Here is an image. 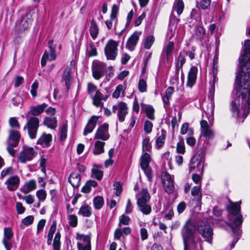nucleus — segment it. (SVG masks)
Returning a JSON list of instances; mask_svg holds the SVG:
<instances>
[{
	"instance_id": "nucleus-43",
	"label": "nucleus",
	"mask_w": 250,
	"mask_h": 250,
	"mask_svg": "<svg viewBox=\"0 0 250 250\" xmlns=\"http://www.w3.org/2000/svg\"><path fill=\"white\" fill-rule=\"evenodd\" d=\"M152 146L150 142L149 138H145L142 142V149L143 151L150 152L151 150Z\"/></svg>"
},
{
	"instance_id": "nucleus-53",
	"label": "nucleus",
	"mask_w": 250,
	"mask_h": 250,
	"mask_svg": "<svg viewBox=\"0 0 250 250\" xmlns=\"http://www.w3.org/2000/svg\"><path fill=\"white\" fill-rule=\"evenodd\" d=\"M13 236V233L11 229L9 228H6L4 229V238L3 239L10 240Z\"/></svg>"
},
{
	"instance_id": "nucleus-2",
	"label": "nucleus",
	"mask_w": 250,
	"mask_h": 250,
	"mask_svg": "<svg viewBox=\"0 0 250 250\" xmlns=\"http://www.w3.org/2000/svg\"><path fill=\"white\" fill-rule=\"evenodd\" d=\"M196 227L191 219H188L181 230L185 250H201L202 241L195 235Z\"/></svg>"
},
{
	"instance_id": "nucleus-38",
	"label": "nucleus",
	"mask_w": 250,
	"mask_h": 250,
	"mask_svg": "<svg viewBox=\"0 0 250 250\" xmlns=\"http://www.w3.org/2000/svg\"><path fill=\"white\" fill-rule=\"evenodd\" d=\"M210 0H201L199 2H196V7L198 8H201L203 10H206L210 7Z\"/></svg>"
},
{
	"instance_id": "nucleus-42",
	"label": "nucleus",
	"mask_w": 250,
	"mask_h": 250,
	"mask_svg": "<svg viewBox=\"0 0 250 250\" xmlns=\"http://www.w3.org/2000/svg\"><path fill=\"white\" fill-rule=\"evenodd\" d=\"M61 234L58 232L55 236L53 246L54 250H61Z\"/></svg>"
},
{
	"instance_id": "nucleus-30",
	"label": "nucleus",
	"mask_w": 250,
	"mask_h": 250,
	"mask_svg": "<svg viewBox=\"0 0 250 250\" xmlns=\"http://www.w3.org/2000/svg\"><path fill=\"white\" fill-rule=\"evenodd\" d=\"M174 44L172 42H169L163 48V53L166 54L167 60H169L170 57L172 55Z\"/></svg>"
},
{
	"instance_id": "nucleus-20",
	"label": "nucleus",
	"mask_w": 250,
	"mask_h": 250,
	"mask_svg": "<svg viewBox=\"0 0 250 250\" xmlns=\"http://www.w3.org/2000/svg\"><path fill=\"white\" fill-rule=\"evenodd\" d=\"M198 69L196 66L191 67L188 72L187 85L191 87L196 83Z\"/></svg>"
},
{
	"instance_id": "nucleus-49",
	"label": "nucleus",
	"mask_w": 250,
	"mask_h": 250,
	"mask_svg": "<svg viewBox=\"0 0 250 250\" xmlns=\"http://www.w3.org/2000/svg\"><path fill=\"white\" fill-rule=\"evenodd\" d=\"M154 42V37L153 36H148L146 39L144 47L146 49H149L151 47Z\"/></svg>"
},
{
	"instance_id": "nucleus-8",
	"label": "nucleus",
	"mask_w": 250,
	"mask_h": 250,
	"mask_svg": "<svg viewBox=\"0 0 250 250\" xmlns=\"http://www.w3.org/2000/svg\"><path fill=\"white\" fill-rule=\"evenodd\" d=\"M128 108L127 104L123 102H119L112 107V111L117 114L120 122H123L125 117L128 114Z\"/></svg>"
},
{
	"instance_id": "nucleus-29",
	"label": "nucleus",
	"mask_w": 250,
	"mask_h": 250,
	"mask_svg": "<svg viewBox=\"0 0 250 250\" xmlns=\"http://www.w3.org/2000/svg\"><path fill=\"white\" fill-rule=\"evenodd\" d=\"M43 125L51 129H55L57 126V121L56 117H46L43 121Z\"/></svg>"
},
{
	"instance_id": "nucleus-35",
	"label": "nucleus",
	"mask_w": 250,
	"mask_h": 250,
	"mask_svg": "<svg viewBox=\"0 0 250 250\" xmlns=\"http://www.w3.org/2000/svg\"><path fill=\"white\" fill-rule=\"evenodd\" d=\"M184 4L183 0H176L173 6V9L176 11L178 15H181L184 10Z\"/></svg>"
},
{
	"instance_id": "nucleus-7",
	"label": "nucleus",
	"mask_w": 250,
	"mask_h": 250,
	"mask_svg": "<svg viewBox=\"0 0 250 250\" xmlns=\"http://www.w3.org/2000/svg\"><path fill=\"white\" fill-rule=\"evenodd\" d=\"M39 126V119L35 117H32L29 119L26 125L24 126L23 129H27L30 138L33 139L36 137Z\"/></svg>"
},
{
	"instance_id": "nucleus-4",
	"label": "nucleus",
	"mask_w": 250,
	"mask_h": 250,
	"mask_svg": "<svg viewBox=\"0 0 250 250\" xmlns=\"http://www.w3.org/2000/svg\"><path fill=\"white\" fill-rule=\"evenodd\" d=\"M106 64L99 60H94L92 63V73L93 78L97 80L103 77L106 71Z\"/></svg>"
},
{
	"instance_id": "nucleus-41",
	"label": "nucleus",
	"mask_w": 250,
	"mask_h": 250,
	"mask_svg": "<svg viewBox=\"0 0 250 250\" xmlns=\"http://www.w3.org/2000/svg\"><path fill=\"white\" fill-rule=\"evenodd\" d=\"M202 135L208 140H212L214 137V133L213 131L209 128L201 130Z\"/></svg>"
},
{
	"instance_id": "nucleus-36",
	"label": "nucleus",
	"mask_w": 250,
	"mask_h": 250,
	"mask_svg": "<svg viewBox=\"0 0 250 250\" xmlns=\"http://www.w3.org/2000/svg\"><path fill=\"white\" fill-rule=\"evenodd\" d=\"M191 195L195 197V198L198 201H200L202 199V194L201 193V186H195L191 189Z\"/></svg>"
},
{
	"instance_id": "nucleus-32",
	"label": "nucleus",
	"mask_w": 250,
	"mask_h": 250,
	"mask_svg": "<svg viewBox=\"0 0 250 250\" xmlns=\"http://www.w3.org/2000/svg\"><path fill=\"white\" fill-rule=\"evenodd\" d=\"M47 107V104L43 103L42 104L38 105L36 106H33L31 109L32 115L34 116H38L43 112L45 108Z\"/></svg>"
},
{
	"instance_id": "nucleus-26",
	"label": "nucleus",
	"mask_w": 250,
	"mask_h": 250,
	"mask_svg": "<svg viewBox=\"0 0 250 250\" xmlns=\"http://www.w3.org/2000/svg\"><path fill=\"white\" fill-rule=\"evenodd\" d=\"M105 143L102 141H97L95 142L93 153L95 155H98L104 152Z\"/></svg>"
},
{
	"instance_id": "nucleus-62",
	"label": "nucleus",
	"mask_w": 250,
	"mask_h": 250,
	"mask_svg": "<svg viewBox=\"0 0 250 250\" xmlns=\"http://www.w3.org/2000/svg\"><path fill=\"white\" fill-rule=\"evenodd\" d=\"M38 87V83L37 82L35 81L31 85V89L30 90L31 94L34 98L37 96L36 90Z\"/></svg>"
},
{
	"instance_id": "nucleus-56",
	"label": "nucleus",
	"mask_w": 250,
	"mask_h": 250,
	"mask_svg": "<svg viewBox=\"0 0 250 250\" xmlns=\"http://www.w3.org/2000/svg\"><path fill=\"white\" fill-rule=\"evenodd\" d=\"M153 124L149 121H146L144 124V129L146 133H150L152 129Z\"/></svg>"
},
{
	"instance_id": "nucleus-3",
	"label": "nucleus",
	"mask_w": 250,
	"mask_h": 250,
	"mask_svg": "<svg viewBox=\"0 0 250 250\" xmlns=\"http://www.w3.org/2000/svg\"><path fill=\"white\" fill-rule=\"evenodd\" d=\"M229 218L230 221L234 219L233 224H229V226L231 229L234 235H239L240 230L239 227L241 225L243 222V216L240 214V206L238 203H235L232 205L229 209Z\"/></svg>"
},
{
	"instance_id": "nucleus-58",
	"label": "nucleus",
	"mask_w": 250,
	"mask_h": 250,
	"mask_svg": "<svg viewBox=\"0 0 250 250\" xmlns=\"http://www.w3.org/2000/svg\"><path fill=\"white\" fill-rule=\"evenodd\" d=\"M69 225L73 227L77 226L78 220L77 217L75 215L71 214L69 216Z\"/></svg>"
},
{
	"instance_id": "nucleus-1",
	"label": "nucleus",
	"mask_w": 250,
	"mask_h": 250,
	"mask_svg": "<svg viewBox=\"0 0 250 250\" xmlns=\"http://www.w3.org/2000/svg\"><path fill=\"white\" fill-rule=\"evenodd\" d=\"M250 40L245 42V49L239 59L241 70L237 74L235 79V89L238 98L231 102L233 115H239V106L241 101L242 108L244 109V116L246 118L250 110Z\"/></svg>"
},
{
	"instance_id": "nucleus-63",
	"label": "nucleus",
	"mask_w": 250,
	"mask_h": 250,
	"mask_svg": "<svg viewBox=\"0 0 250 250\" xmlns=\"http://www.w3.org/2000/svg\"><path fill=\"white\" fill-rule=\"evenodd\" d=\"M10 125L12 127L20 128V124L18 120L14 117L10 118L9 121Z\"/></svg>"
},
{
	"instance_id": "nucleus-54",
	"label": "nucleus",
	"mask_w": 250,
	"mask_h": 250,
	"mask_svg": "<svg viewBox=\"0 0 250 250\" xmlns=\"http://www.w3.org/2000/svg\"><path fill=\"white\" fill-rule=\"evenodd\" d=\"M46 193L43 189H40L36 192V196L40 201H44L46 198Z\"/></svg>"
},
{
	"instance_id": "nucleus-61",
	"label": "nucleus",
	"mask_w": 250,
	"mask_h": 250,
	"mask_svg": "<svg viewBox=\"0 0 250 250\" xmlns=\"http://www.w3.org/2000/svg\"><path fill=\"white\" fill-rule=\"evenodd\" d=\"M118 10H119V8L117 5L114 4L112 6L111 13V15H110V18L111 19V20H115L116 19Z\"/></svg>"
},
{
	"instance_id": "nucleus-14",
	"label": "nucleus",
	"mask_w": 250,
	"mask_h": 250,
	"mask_svg": "<svg viewBox=\"0 0 250 250\" xmlns=\"http://www.w3.org/2000/svg\"><path fill=\"white\" fill-rule=\"evenodd\" d=\"M32 21L31 16L26 14L22 16L16 25V29L18 32H23L28 29Z\"/></svg>"
},
{
	"instance_id": "nucleus-60",
	"label": "nucleus",
	"mask_w": 250,
	"mask_h": 250,
	"mask_svg": "<svg viewBox=\"0 0 250 250\" xmlns=\"http://www.w3.org/2000/svg\"><path fill=\"white\" fill-rule=\"evenodd\" d=\"M177 151L179 153L184 154L185 152V146L184 142H180L177 144Z\"/></svg>"
},
{
	"instance_id": "nucleus-19",
	"label": "nucleus",
	"mask_w": 250,
	"mask_h": 250,
	"mask_svg": "<svg viewBox=\"0 0 250 250\" xmlns=\"http://www.w3.org/2000/svg\"><path fill=\"white\" fill-rule=\"evenodd\" d=\"M21 134L19 131L14 130H10L9 135L7 141V144L12 146H17Z\"/></svg>"
},
{
	"instance_id": "nucleus-55",
	"label": "nucleus",
	"mask_w": 250,
	"mask_h": 250,
	"mask_svg": "<svg viewBox=\"0 0 250 250\" xmlns=\"http://www.w3.org/2000/svg\"><path fill=\"white\" fill-rule=\"evenodd\" d=\"M130 219L128 216L122 215L120 217V222L118 225L119 227H121V224H123L124 225H128L130 222Z\"/></svg>"
},
{
	"instance_id": "nucleus-45",
	"label": "nucleus",
	"mask_w": 250,
	"mask_h": 250,
	"mask_svg": "<svg viewBox=\"0 0 250 250\" xmlns=\"http://www.w3.org/2000/svg\"><path fill=\"white\" fill-rule=\"evenodd\" d=\"M77 239L82 240L84 245H91L90 237L89 235H85L83 234H77Z\"/></svg>"
},
{
	"instance_id": "nucleus-24",
	"label": "nucleus",
	"mask_w": 250,
	"mask_h": 250,
	"mask_svg": "<svg viewBox=\"0 0 250 250\" xmlns=\"http://www.w3.org/2000/svg\"><path fill=\"white\" fill-rule=\"evenodd\" d=\"M218 61V58L217 55H215L214 57L213 61V66H212V80L210 81V84L211 85V88L213 90H214L215 88V83L217 81L218 78L217 77V62Z\"/></svg>"
},
{
	"instance_id": "nucleus-6",
	"label": "nucleus",
	"mask_w": 250,
	"mask_h": 250,
	"mask_svg": "<svg viewBox=\"0 0 250 250\" xmlns=\"http://www.w3.org/2000/svg\"><path fill=\"white\" fill-rule=\"evenodd\" d=\"M150 161V156L147 152H145L140 158V165L141 168L144 171L149 181H152L153 177L152 171L149 167Z\"/></svg>"
},
{
	"instance_id": "nucleus-21",
	"label": "nucleus",
	"mask_w": 250,
	"mask_h": 250,
	"mask_svg": "<svg viewBox=\"0 0 250 250\" xmlns=\"http://www.w3.org/2000/svg\"><path fill=\"white\" fill-rule=\"evenodd\" d=\"M137 204L147 203L150 200V196L146 189H143L136 195Z\"/></svg>"
},
{
	"instance_id": "nucleus-37",
	"label": "nucleus",
	"mask_w": 250,
	"mask_h": 250,
	"mask_svg": "<svg viewBox=\"0 0 250 250\" xmlns=\"http://www.w3.org/2000/svg\"><path fill=\"white\" fill-rule=\"evenodd\" d=\"M145 112L147 117L151 120H154L155 119L154 112L155 109L152 106L148 105L145 108Z\"/></svg>"
},
{
	"instance_id": "nucleus-64",
	"label": "nucleus",
	"mask_w": 250,
	"mask_h": 250,
	"mask_svg": "<svg viewBox=\"0 0 250 250\" xmlns=\"http://www.w3.org/2000/svg\"><path fill=\"white\" fill-rule=\"evenodd\" d=\"M77 246L79 250H91V245H84L83 244L78 242Z\"/></svg>"
},
{
	"instance_id": "nucleus-52",
	"label": "nucleus",
	"mask_w": 250,
	"mask_h": 250,
	"mask_svg": "<svg viewBox=\"0 0 250 250\" xmlns=\"http://www.w3.org/2000/svg\"><path fill=\"white\" fill-rule=\"evenodd\" d=\"M18 196L20 199L24 200L27 204L29 205L33 204L35 200L34 197L31 194L24 196H22L20 194H18Z\"/></svg>"
},
{
	"instance_id": "nucleus-12",
	"label": "nucleus",
	"mask_w": 250,
	"mask_h": 250,
	"mask_svg": "<svg viewBox=\"0 0 250 250\" xmlns=\"http://www.w3.org/2000/svg\"><path fill=\"white\" fill-rule=\"evenodd\" d=\"M108 129L109 125L107 123H105L99 126L96 131L94 139L101 140L102 141L108 140L110 137Z\"/></svg>"
},
{
	"instance_id": "nucleus-27",
	"label": "nucleus",
	"mask_w": 250,
	"mask_h": 250,
	"mask_svg": "<svg viewBox=\"0 0 250 250\" xmlns=\"http://www.w3.org/2000/svg\"><path fill=\"white\" fill-rule=\"evenodd\" d=\"M36 188V181L35 180H31L26 183L24 186L21 188L20 190L23 193L26 194L34 190Z\"/></svg>"
},
{
	"instance_id": "nucleus-33",
	"label": "nucleus",
	"mask_w": 250,
	"mask_h": 250,
	"mask_svg": "<svg viewBox=\"0 0 250 250\" xmlns=\"http://www.w3.org/2000/svg\"><path fill=\"white\" fill-rule=\"evenodd\" d=\"M137 205L139 208V210L144 214L148 215L151 213V207L147 203L138 204Z\"/></svg>"
},
{
	"instance_id": "nucleus-9",
	"label": "nucleus",
	"mask_w": 250,
	"mask_h": 250,
	"mask_svg": "<svg viewBox=\"0 0 250 250\" xmlns=\"http://www.w3.org/2000/svg\"><path fill=\"white\" fill-rule=\"evenodd\" d=\"M37 152L33 147L24 146L22 150L20 153L19 160L22 163H25L31 161L36 156Z\"/></svg>"
},
{
	"instance_id": "nucleus-48",
	"label": "nucleus",
	"mask_w": 250,
	"mask_h": 250,
	"mask_svg": "<svg viewBox=\"0 0 250 250\" xmlns=\"http://www.w3.org/2000/svg\"><path fill=\"white\" fill-rule=\"evenodd\" d=\"M138 89L141 92H145L147 90V83L144 79H140L138 82Z\"/></svg>"
},
{
	"instance_id": "nucleus-57",
	"label": "nucleus",
	"mask_w": 250,
	"mask_h": 250,
	"mask_svg": "<svg viewBox=\"0 0 250 250\" xmlns=\"http://www.w3.org/2000/svg\"><path fill=\"white\" fill-rule=\"evenodd\" d=\"M87 91L90 96H92L98 90L97 87L94 84L89 83L87 84Z\"/></svg>"
},
{
	"instance_id": "nucleus-31",
	"label": "nucleus",
	"mask_w": 250,
	"mask_h": 250,
	"mask_svg": "<svg viewBox=\"0 0 250 250\" xmlns=\"http://www.w3.org/2000/svg\"><path fill=\"white\" fill-rule=\"evenodd\" d=\"M89 31L92 38L95 40L99 34V28L96 22L93 20L91 21Z\"/></svg>"
},
{
	"instance_id": "nucleus-59",
	"label": "nucleus",
	"mask_w": 250,
	"mask_h": 250,
	"mask_svg": "<svg viewBox=\"0 0 250 250\" xmlns=\"http://www.w3.org/2000/svg\"><path fill=\"white\" fill-rule=\"evenodd\" d=\"M114 189L116 190L115 194L116 196H119L122 191V186L120 182H116L113 185Z\"/></svg>"
},
{
	"instance_id": "nucleus-11",
	"label": "nucleus",
	"mask_w": 250,
	"mask_h": 250,
	"mask_svg": "<svg viewBox=\"0 0 250 250\" xmlns=\"http://www.w3.org/2000/svg\"><path fill=\"white\" fill-rule=\"evenodd\" d=\"M199 233L205 240L211 243L213 235V229L208 224H201L198 228Z\"/></svg>"
},
{
	"instance_id": "nucleus-23",
	"label": "nucleus",
	"mask_w": 250,
	"mask_h": 250,
	"mask_svg": "<svg viewBox=\"0 0 250 250\" xmlns=\"http://www.w3.org/2000/svg\"><path fill=\"white\" fill-rule=\"evenodd\" d=\"M166 136L167 132L164 129H161V131L158 133L155 139L156 148L159 149L164 145Z\"/></svg>"
},
{
	"instance_id": "nucleus-16",
	"label": "nucleus",
	"mask_w": 250,
	"mask_h": 250,
	"mask_svg": "<svg viewBox=\"0 0 250 250\" xmlns=\"http://www.w3.org/2000/svg\"><path fill=\"white\" fill-rule=\"evenodd\" d=\"M141 34V32L135 31L128 38L125 47L130 51H133L136 45Z\"/></svg>"
},
{
	"instance_id": "nucleus-13",
	"label": "nucleus",
	"mask_w": 250,
	"mask_h": 250,
	"mask_svg": "<svg viewBox=\"0 0 250 250\" xmlns=\"http://www.w3.org/2000/svg\"><path fill=\"white\" fill-rule=\"evenodd\" d=\"M205 152L204 148L199 150L191 158L189 164V171H192L198 167L201 163L204 160Z\"/></svg>"
},
{
	"instance_id": "nucleus-50",
	"label": "nucleus",
	"mask_w": 250,
	"mask_h": 250,
	"mask_svg": "<svg viewBox=\"0 0 250 250\" xmlns=\"http://www.w3.org/2000/svg\"><path fill=\"white\" fill-rule=\"evenodd\" d=\"M185 56L183 52L180 53L177 60V67L178 69H182L185 62Z\"/></svg>"
},
{
	"instance_id": "nucleus-34",
	"label": "nucleus",
	"mask_w": 250,
	"mask_h": 250,
	"mask_svg": "<svg viewBox=\"0 0 250 250\" xmlns=\"http://www.w3.org/2000/svg\"><path fill=\"white\" fill-rule=\"evenodd\" d=\"M91 207L86 205L82 206L79 211V214L83 217H89L91 215Z\"/></svg>"
},
{
	"instance_id": "nucleus-5",
	"label": "nucleus",
	"mask_w": 250,
	"mask_h": 250,
	"mask_svg": "<svg viewBox=\"0 0 250 250\" xmlns=\"http://www.w3.org/2000/svg\"><path fill=\"white\" fill-rule=\"evenodd\" d=\"M118 42L110 40L107 42L104 48V54L108 60H115L117 54L118 46Z\"/></svg>"
},
{
	"instance_id": "nucleus-44",
	"label": "nucleus",
	"mask_w": 250,
	"mask_h": 250,
	"mask_svg": "<svg viewBox=\"0 0 250 250\" xmlns=\"http://www.w3.org/2000/svg\"><path fill=\"white\" fill-rule=\"evenodd\" d=\"M121 94L123 96H124L125 94L123 86L122 84H119L116 87L115 91L112 94V96L114 98L117 99L121 96Z\"/></svg>"
},
{
	"instance_id": "nucleus-47",
	"label": "nucleus",
	"mask_w": 250,
	"mask_h": 250,
	"mask_svg": "<svg viewBox=\"0 0 250 250\" xmlns=\"http://www.w3.org/2000/svg\"><path fill=\"white\" fill-rule=\"evenodd\" d=\"M87 54L89 57L96 56L97 55V49L93 43H92L89 44V48H87Z\"/></svg>"
},
{
	"instance_id": "nucleus-22",
	"label": "nucleus",
	"mask_w": 250,
	"mask_h": 250,
	"mask_svg": "<svg viewBox=\"0 0 250 250\" xmlns=\"http://www.w3.org/2000/svg\"><path fill=\"white\" fill-rule=\"evenodd\" d=\"M52 140V136L50 134L43 133L38 139L37 144L41 145L43 147H48L50 146Z\"/></svg>"
},
{
	"instance_id": "nucleus-28",
	"label": "nucleus",
	"mask_w": 250,
	"mask_h": 250,
	"mask_svg": "<svg viewBox=\"0 0 250 250\" xmlns=\"http://www.w3.org/2000/svg\"><path fill=\"white\" fill-rule=\"evenodd\" d=\"M69 182L74 188H78L81 182V176L77 172L71 173L69 178Z\"/></svg>"
},
{
	"instance_id": "nucleus-39",
	"label": "nucleus",
	"mask_w": 250,
	"mask_h": 250,
	"mask_svg": "<svg viewBox=\"0 0 250 250\" xmlns=\"http://www.w3.org/2000/svg\"><path fill=\"white\" fill-rule=\"evenodd\" d=\"M91 177L98 180H100L103 177V172L97 167H95L92 169Z\"/></svg>"
},
{
	"instance_id": "nucleus-51",
	"label": "nucleus",
	"mask_w": 250,
	"mask_h": 250,
	"mask_svg": "<svg viewBox=\"0 0 250 250\" xmlns=\"http://www.w3.org/2000/svg\"><path fill=\"white\" fill-rule=\"evenodd\" d=\"M67 132V124H64L62 125L60 131V139L63 141L66 138Z\"/></svg>"
},
{
	"instance_id": "nucleus-18",
	"label": "nucleus",
	"mask_w": 250,
	"mask_h": 250,
	"mask_svg": "<svg viewBox=\"0 0 250 250\" xmlns=\"http://www.w3.org/2000/svg\"><path fill=\"white\" fill-rule=\"evenodd\" d=\"M20 180L18 176H13L7 179L5 184L6 185L7 188L10 191L16 190L20 184Z\"/></svg>"
},
{
	"instance_id": "nucleus-17",
	"label": "nucleus",
	"mask_w": 250,
	"mask_h": 250,
	"mask_svg": "<svg viewBox=\"0 0 250 250\" xmlns=\"http://www.w3.org/2000/svg\"><path fill=\"white\" fill-rule=\"evenodd\" d=\"M100 116H92L88 120L83 132V135L86 136L91 133L95 128Z\"/></svg>"
},
{
	"instance_id": "nucleus-46",
	"label": "nucleus",
	"mask_w": 250,
	"mask_h": 250,
	"mask_svg": "<svg viewBox=\"0 0 250 250\" xmlns=\"http://www.w3.org/2000/svg\"><path fill=\"white\" fill-rule=\"evenodd\" d=\"M93 203L95 208L99 209H101L104 205V199L101 196H97L93 200Z\"/></svg>"
},
{
	"instance_id": "nucleus-25",
	"label": "nucleus",
	"mask_w": 250,
	"mask_h": 250,
	"mask_svg": "<svg viewBox=\"0 0 250 250\" xmlns=\"http://www.w3.org/2000/svg\"><path fill=\"white\" fill-rule=\"evenodd\" d=\"M91 97L92 99L93 104L97 107L102 106L104 104L102 101L106 100V98H103V95L100 91H96Z\"/></svg>"
},
{
	"instance_id": "nucleus-40",
	"label": "nucleus",
	"mask_w": 250,
	"mask_h": 250,
	"mask_svg": "<svg viewBox=\"0 0 250 250\" xmlns=\"http://www.w3.org/2000/svg\"><path fill=\"white\" fill-rule=\"evenodd\" d=\"M205 30L203 26H199L196 28L195 35L198 39L202 40L205 35Z\"/></svg>"
},
{
	"instance_id": "nucleus-10",
	"label": "nucleus",
	"mask_w": 250,
	"mask_h": 250,
	"mask_svg": "<svg viewBox=\"0 0 250 250\" xmlns=\"http://www.w3.org/2000/svg\"><path fill=\"white\" fill-rule=\"evenodd\" d=\"M161 179L165 191L169 194L172 193L174 190L173 177L164 171L161 173Z\"/></svg>"
},
{
	"instance_id": "nucleus-15",
	"label": "nucleus",
	"mask_w": 250,
	"mask_h": 250,
	"mask_svg": "<svg viewBox=\"0 0 250 250\" xmlns=\"http://www.w3.org/2000/svg\"><path fill=\"white\" fill-rule=\"evenodd\" d=\"M72 61L71 62V66H67L62 76V81L64 82L65 85L67 89L69 88L71 84V82L72 80V73L73 69H74L72 66Z\"/></svg>"
}]
</instances>
